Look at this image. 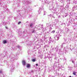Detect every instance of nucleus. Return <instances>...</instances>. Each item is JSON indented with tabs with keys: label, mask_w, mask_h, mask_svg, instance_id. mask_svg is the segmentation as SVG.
Instances as JSON below:
<instances>
[{
	"label": "nucleus",
	"mask_w": 77,
	"mask_h": 77,
	"mask_svg": "<svg viewBox=\"0 0 77 77\" xmlns=\"http://www.w3.org/2000/svg\"><path fill=\"white\" fill-rule=\"evenodd\" d=\"M32 26H33V24L31 23L30 24V27H32Z\"/></svg>",
	"instance_id": "1a4fd4ad"
},
{
	"label": "nucleus",
	"mask_w": 77,
	"mask_h": 77,
	"mask_svg": "<svg viewBox=\"0 0 77 77\" xmlns=\"http://www.w3.org/2000/svg\"><path fill=\"white\" fill-rule=\"evenodd\" d=\"M36 66H38V64H36Z\"/></svg>",
	"instance_id": "9b49d317"
},
{
	"label": "nucleus",
	"mask_w": 77,
	"mask_h": 77,
	"mask_svg": "<svg viewBox=\"0 0 77 77\" xmlns=\"http://www.w3.org/2000/svg\"><path fill=\"white\" fill-rule=\"evenodd\" d=\"M21 23V22H20V21H19V22H18V24H20V23Z\"/></svg>",
	"instance_id": "6e6552de"
},
{
	"label": "nucleus",
	"mask_w": 77,
	"mask_h": 77,
	"mask_svg": "<svg viewBox=\"0 0 77 77\" xmlns=\"http://www.w3.org/2000/svg\"><path fill=\"white\" fill-rule=\"evenodd\" d=\"M55 32V30H53V31L51 33H54Z\"/></svg>",
	"instance_id": "0eeeda50"
},
{
	"label": "nucleus",
	"mask_w": 77,
	"mask_h": 77,
	"mask_svg": "<svg viewBox=\"0 0 77 77\" xmlns=\"http://www.w3.org/2000/svg\"><path fill=\"white\" fill-rule=\"evenodd\" d=\"M34 32H35V30L33 29V31H32V33H33Z\"/></svg>",
	"instance_id": "423d86ee"
},
{
	"label": "nucleus",
	"mask_w": 77,
	"mask_h": 77,
	"mask_svg": "<svg viewBox=\"0 0 77 77\" xmlns=\"http://www.w3.org/2000/svg\"><path fill=\"white\" fill-rule=\"evenodd\" d=\"M26 61H25L24 60H23L22 61V63L23 65H26Z\"/></svg>",
	"instance_id": "f257e3e1"
},
{
	"label": "nucleus",
	"mask_w": 77,
	"mask_h": 77,
	"mask_svg": "<svg viewBox=\"0 0 77 77\" xmlns=\"http://www.w3.org/2000/svg\"><path fill=\"white\" fill-rule=\"evenodd\" d=\"M72 62L73 63V61H72Z\"/></svg>",
	"instance_id": "4468645a"
},
{
	"label": "nucleus",
	"mask_w": 77,
	"mask_h": 77,
	"mask_svg": "<svg viewBox=\"0 0 77 77\" xmlns=\"http://www.w3.org/2000/svg\"><path fill=\"white\" fill-rule=\"evenodd\" d=\"M3 43L4 44H6V43H7V42H6V40H4L3 41Z\"/></svg>",
	"instance_id": "7ed1b4c3"
},
{
	"label": "nucleus",
	"mask_w": 77,
	"mask_h": 77,
	"mask_svg": "<svg viewBox=\"0 0 77 77\" xmlns=\"http://www.w3.org/2000/svg\"><path fill=\"white\" fill-rule=\"evenodd\" d=\"M32 62H35L36 60H35V59H34L32 60Z\"/></svg>",
	"instance_id": "20e7f679"
},
{
	"label": "nucleus",
	"mask_w": 77,
	"mask_h": 77,
	"mask_svg": "<svg viewBox=\"0 0 77 77\" xmlns=\"http://www.w3.org/2000/svg\"><path fill=\"white\" fill-rule=\"evenodd\" d=\"M5 28H6V29H8V27H5Z\"/></svg>",
	"instance_id": "f8f14e48"
},
{
	"label": "nucleus",
	"mask_w": 77,
	"mask_h": 77,
	"mask_svg": "<svg viewBox=\"0 0 77 77\" xmlns=\"http://www.w3.org/2000/svg\"><path fill=\"white\" fill-rule=\"evenodd\" d=\"M69 77H72L71 76H69Z\"/></svg>",
	"instance_id": "ddd939ff"
},
{
	"label": "nucleus",
	"mask_w": 77,
	"mask_h": 77,
	"mask_svg": "<svg viewBox=\"0 0 77 77\" xmlns=\"http://www.w3.org/2000/svg\"><path fill=\"white\" fill-rule=\"evenodd\" d=\"M26 67L27 68H29V67H30V64H27Z\"/></svg>",
	"instance_id": "f03ea898"
},
{
	"label": "nucleus",
	"mask_w": 77,
	"mask_h": 77,
	"mask_svg": "<svg viewBox=\"0 0 77 77\" xmlns=\"http://www.w3.org/2000/svg\"><path fill=\"white\" fill-rule=\"evenodd\" d=\"M2 73V71H0V73Z\"/></svg>",
	"instance_id": "9d476101"
},
{
	"label": "nucleus",
	"mask_w": 77,
	"mask_h": 77,
	"mask_svg": "<svg viewBox=\"0 0 77 77\" xmlns=\"http://www.w3.org/2000/svg\"><path fill=\"white\" fill-rule=\"evenodd\" d=\"M76 74V72H74L73 73V75H75Z\"/></svg>",
	"instance_id": "39448f33"
}]
</instances>
